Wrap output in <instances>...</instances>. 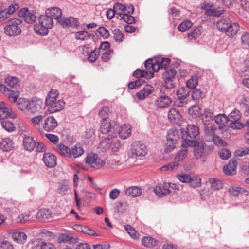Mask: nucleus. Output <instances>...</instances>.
I'll list each match as a JSON object with an SVG mask.
<instances>
[{
    "instance_id": "4be33fe9",
    "label": "nucleus",
    "mask_w": 249,
    "mask_h": 249,
    "mask_svg": "<svg viewBox=\"0 0 249 249\" xmlns=\"http://www.w3.org/2000/svg\"><path fill=\"white\" fill-rule=\"evenodd\" d=\"M57 21L60 25L64 28H69V27L75 25L77 23L76 19L73 17L66 18L61 17Z\"/></svg>"
},
{
    "instance_id": "49530a36",
    "label": "nucleus",
    "mask_w": 249,
    "mask_h": 249,
    "mask_svg": "<svg viewBox=\"0 0 249 249\" xmlns=\"http://www.w3.org/2000/svg\"><path fill=\"white\" fill-rule=\"evenodd\" d=\"M176 73V71L173 68L166 70L163 73V78L164 79L173 80L175 78Z\"/></svg>"
},
{
    "instance_id": "58836bf2",
    "label": "nucleus",
    "mask_w": 249,
    "mask_h": 249,
    "mask_svg": "<svg viewBox=\"0 0 249 249\" xmlns=\"http://www.w3.org/2000/svg\"><path fill=\"white\" fill-rule=\"evenodd\" d=\"M58 152L62 155L66 157H71V149L63 144H59L57 146Z\"/></svg>"
},
{
    "instance_id": "72a5a7b5",
    "label": "nucleus",
    "mask_w": 249,
    "mask_h": 249,
    "mask_svg": "<svg viewBox=\"0 0 249 249\" xmlns=\"http://www.w3.org/2000/svg\"><path fill=\"white\" fill-rule=\"evenodd\" d=\"M45 115L43 114H40L37 116H34L31 119V122L32 124L36 127L39 128V130L41 131V129L40 128V123L44 121Z\"/></svg>"
},
{
    "instance_id": "423d86ee",
    "label": "nucleus",
    "mask_w": 249,
    "mask_h": 249,
    "mask_svg": "<svg viewBox=\"0 0 249 249\" xmlns=\"http://www.w3.org/2000/svg\"><path fill=\"white\" fill-rule=\"evenodd\" d=\"M179 139V132L176 129H170L167 134V139L170 144L165 150L166 153H169L175 148L174 144H176Z\"/></svg>"
},
{
    "instance_id": "09e8293b",
    "label": "nucleus",
    "mask_w": 249,
    "mask_h": 249,
    "mask_svg": "<svg viewBox=\"0 0 249 249\" xmlns=\"http://www.w3.org/2000/svg\"><path fill=\"white\" fill-rule=\"evenodd\" d=\"M231 122L229 124V127L234 129H240L243 127V126L247 127V134L249 135V132L248 131V127L246 126L245 124L244 125L238 122V121H231ZM247 124V123H246Z\"/></svg>"
},
{
    "instance_id": "bb28decb",
    "label": "nucleus",
    "mask_w": 249,
    "mask_h": 249,
    "mask_svg": "<svg viewBox=\"0 0 249 249\" xmlns=\"http://www.w3.org/2000/svg\"><path fill=\"white\" fill-rule=\"evenodd\" d=\"M23 142L25 149L27 151H32L36 147L35 141L32 137H25L23 139Z\"/></svg>"
},
{
    "instance_id": "f3484780",
    "label": "nucleus",
    "mask_w": 249,
    "mask_h": 249,
    "mask_svg": "<svg viewBox=\"0 0 249 249\" xmlns=\"http://www.w3.org/2000/svg\"><path fill=\"white\" fill-rule=\"evenodd\" d=\"M237 161L236 159L230 160L228 164L224 166L223 172L227 175H233L236 173Z\"/></svg>"
},
{
    "instance_id": "473e14b6",
    "label": "nucleus",
    "mask_w": 249,
    "mask_h": 249,
    "mask_svg": "<svg viewBox=\"0 0 249 249\" xmlns=\"http://www.w3.org/2000/svg\"><path fill=\"white\" fill-rule=\"evenodd\" d=\"M13 147V141L9 138L3 139L0 143V147L1 149L5 151H10Z\"/></svg>"
},
{
    "instance_id": "1a4fd4ad",
    "label": "nucleus",
    "mask_w": 249,
    "mask_h": 249,
    "mask_svg": "<svg viewBox=\"0 0 249 249\" xmlns=\"http://www.w3.org/2000/svg\"><path fill=\"white\" fill-rule=\"evenodd\" d=\"M208 147L206 146L203 140L199 139L195 146L194 156L196 159H199L203 156L208 154Z\"/></svg>"
},
{
    "instance_id": "37998d69",
    "label": "nucleus",
    "mask_w": 249,
    "mask_h": 249,
    "mask_svg": "<svg viewBox=\"0 0 249 249\" xmlns=\"http://www.w3.org/2000/svg\"><path fill=\"white\" fill-rule=\"evenodd\" d=\"M110 112L108 107L107 106L103 107L99 111V116L102 118V121H107Z\"/></svg>"
},
{
    "instance_id": "7c9ffc66",
    "label": "nucleus",
    "mask_w": 249,
    "mask_h": 249,
    "mask_svg": "<svg viewBox=\"0 0 249 249\" xmlns=\"http://www.w3.org/2000/svg\"><path fill=\"white\" fill-rule=\"evenodd\" d=\"M209 182L211 184V188L213 190H219L223 188L222 181L217 178H210Z\"/></svg>"
},
{
    "instance_id": "338daca9",
    "label": "nucleus",
    "mask_w": 249,
    "mask_h": 249,
    "mask_svg": "<svg viewBox=\"0 0 249 249\" xmlns=\"http://www.w3.org/2000/svg\"><path fill=\"white\" fill-rule=\"evenodd\" d=\"M198 84L197 78L196 77H193L189 79L186 85L188 89H192L195 88Z\"/></svg>"
},
{
    "instance_id": "774afa93",
    "label": "nucleus",
    "mask_w": 249,
    "mask_h": 249,
    "mask_svg": "<svg viewBox=\"0 0 249 249\" xmlns=\"http://www.w3.org/2000/svg\"><path fill=\"white\" fill-rule=\"evenodd\" d=\"M241 38L242 44L245 46L249 47V33L247 32H244Z\"/></svg>"
},
{
    "instance_id": "4468645a",
    "label": "nucleus",
    "mask_w": 249,
    "mask_h": 249,
    "mask_svg": "<svg viewBox=\"0 0 249 249\" xmlns=\"http://www.w3.org/2000/svg\"><path fill=\"white\" fill-rule=\"evenodd\" d=\"M58 125L57 122L53 116L45 118L43 123V128L47 131H53Z\"/></svg>"
},
{
    "instance_id": "cd10ccee",
    "label": "nucleus",
    "mask_w": 249,
    "mask_h": 249,
    "mask_svg": "<svg viewBox=\"0 0 249 249\" xmlns=\"http://www.w3.org/2000/svg\"><path fill=\"white\" fill-rule=\"evenodd\" d=\"M142 189L138 186H131L125 190V195L132 197L139 196L142 194Z\"/></svg>"
},
{
    "instance_id": "ddd939ff",
    "label": "nucleus",
    "mask_w": 249,
    "mask_h": 249,
    "mask_svg": "<svg viewBox=\"0 0 249 249\" xmlns=\"http://www.w3.org/2000/svg\"><path fill=\"white\" fill-rule=\"evenodd\" d=\"M171 103V99L166 95H161L158 97L154 101V105L158 108H167Z\"/></svg>"
},
{
    "instance_id": "2f4dec72",
    "label": "nucleus",
    "mask_w": 249,
    "mask_h": 249,
    "mask_svg": "<svg viewBox=\"0 0 249 249\" xmlns=\"http://www.w3.org/2000/svg\"><path fill=\"white\" fill-rule=\"evenodd\" d=\"M134 76L137 78H145L146 79H150L154 77V73L147 71L141 69H137L133 73Z\"/></svg>"
},
{
    "instance_id": "9b49d317",
    "label": "nucleus",
    "mask_w": 249,
    "mask_h": 249,
    "mask_svg": "<svg viewBox=\"0 0 249 249\" xmlns=\"http://www.w3.org/2000/svg\"><path fill=\"white\" fill-rule=\"evenodd\" d=\"M16 117L15 112L11 108L6 107L5 103L0 102V120H4L8 117L14 119Z\"/></svg>"
},
{
    "instance_id": "ea45409f",
    "label": "nucleus",
    "mask_w": 249,
    "mask_h": 249,
    "mask_svg": "<svg viewBox=\"0 0 249 249\" xmlns=\"http://www.w3.org/2000/svg\"><path fill=\"white\" fill-rule=\"evenodd\" d=\"M37 249H55L54 245L52 243L45 242L43 241L38 242L36 245Z\"/></svg>"
},
{
    "instance_id": "6e6d98bb",
    "label": "nucleus",
    "mask_w": 249,
    "mask_h": 249,
    "mask_svg": "<svg viewBox=\"0 0 249 249\" xmlns=\"http://www.w3.org/2000/svg\"><path fill=\"white\" fill-rule=\"evenodd\" d=\"M199 139L196 140L195 141L190 140L189 139H187V138L183 140L182 146L183 148H187V146H195L196 145L198 142Z\"/></svg>"
},
{
    "instance_id": "dca6fc26",
    "label": "nucleus",
    "mask_w": 249,
    "mask_h": 249,
    "mask_svg": "<svg viewBox=\"0 0 249 249\" xmlns=\"http://www.w3.org/2000/svg\"><path fill=\"white\" fill-rule=\"evenodd\" d=\"M154 191L160 197H163L171 193V190L170 189V184L167 182L163 183L162 185H157L154 188Z\"/></svg>"
},
{
    "instance_id": "4d7b16f0",
    "label": "nucleus",
    "mask_w": 249,
    "mask_h": 249,
    "mask_svg": "<svg viewBox=\"0 0 249 249\" xmlns=\"http://www.w3.org/2000/svg\"><path fill=\"white\" fill-rule=\"evenodd\" d=\"M113 8L115 10L116 14L119 15L120 18L122 17V14H123V12L125 10V6L120 3H115Z\"/></svg>"
},
{
    "instance_id": "69168bd1",
    "label": "nucleus",
    "mask_w": 249,
    "mask_h": 249,
    "mask_svg": "<svg viewBox=\"0 0 249 249\" xmlns=\"http://www.w3.org/2000/svg\"><path fill=\"white\" fill-rule=\"evenodd\" d=\"M218 155L222 160H227L231 156V153L230 150L224 148L221 149L219 152Z\"/></svg>"
},
{
    "instance_id": "a878e982",
    "label": "nucleus",
    "mask_w": 249,
    "mask_h": 249,
    "mask_svg": "<svg viewBox=\"0 0 249 249\" xmlns=\"http://www.w3.org/2000/svg\"><path fill=\"white\" fill-rule=\"evenodd\" d=\"M45 14L48 15L50 17L54 18L57 20L62 16V12L61 10L58 7H51L48 8L45 12Z\"/></svg>"
},
{
    "instance_id": "c756f323",
    "label": "nucleus",
    "mask_w": 249,
    "mask_h": 249,
    "mask_svg": "<svg viewBox=\"0 0 249 249\" xmlns=\"http://www.w3.org/2000/svg\"><path fill=\"white\" fill-rule=\"evenodd\" d=\"M43 106V101L40 99H36L31 101V113H35L39 111Z\"/></svg>"
},
{
    "instance_id": "de8ad7c7",
    "label": "nucleus",
    "mask_w": 249,
    "mask_h": 249,
    "mask_svg": "<svg viewBox=\"0 0 249 249\" xmlns=\"http://www.w3.org/2000/svg\"><path fill=\"white\" fill-rule=\"evenodd\" d=\"M5 82L8 86L14 88L18 84L19 79L16 77L8 76L5 78Z\"/></svg>"
},
{
    "instance_id": "052dcab7",
    "label": "nucleus",
    "mask_w": 249,
    "mask_h": 249,
    "mask_svg": "<svg viewBox=\"0 0 249 249\" xmlns=\"http://www.w3.org/2000/svg\"><path fill=\"white\" fill-rule=\"evenodd\" d=\"M99 56V49H95L89 55L88 59L90 62H94Z\"/></svg>"
},
{
    "instance_id": "39448f33",
    "label": "nucleus",
    "mask_w": 249,
    "mask_h": 249,
    "mask_svg": "<svg viewBox=\"0 0 249 249\" xmlns=\"http://www.w3.org/2000/svg\"><path fill=\"white\" fill-rule=\"evenodd\" d=\"M116 137L113 135L109 134L101 142V147L104 150L110 149L113 152L119 151L121 148V144L119 140L114 139Z\"/></svg>"
},
{
    "instance_id": "5fc2aeb1",
    "label": "nucleus",
    "mask_w": 249,
    "mask_h": 249,
    "mask_svg": "<svg viewBox=\"0 0 249 249\" xmlns=\"http://www.w3.org/2000/svg\"><path fill=\"white\" fill-rule=\"evenodd\" d=\"M192 26V23L189 20H186L180 23L178 28L179 31L184 32L189 29Z\"/></svg>"
},
{
    "instance_id": "6ab92c4d",
    "label": "nucleus",
    "mask_w": 249,
    "mask_h": 249,
    "mask_svg": "<svg viewBox=\"0 0 249 249\" xmlns=\"http://www.w3.org/2000/svg\"><path fill=\"white\" fill-rule=\"evenodd\" d=\"M169 120L174 124H178L182 118V116L180 112L176 108L171 109L168 114Z\"/></svg>"
},
{
    "instance_id": "5701e85b",
    "label": "nucleus",
    "mask_w": 249,
    "mask_h": 249,
    "mask_svg": "<svg viewBox=\"0 0 249 249\" xmlns=\"http://www.w3.org/2000/svg\"><path fill=\"white\" fill-rule=\"evenodd\" d=\"M36 216L39 220L44 221L52 217V213L48 209H42L37 213Z\"/></svg>"
},
{
    "instance_id": "13d9d810",
    "label": "nucleus",
    "mask_w": 249,
    "mask_h": 249,
    "mask_svg": "<svg viewBox=\"0 0 249 249\" xmlns=\"http://www.w3.org/2000/svg\"><path fill=\"white\" fill-rule=\"evenodd\" d=\"M144 82V80L142 79H138L135 81L130 82L128 84V86L130 89H133L141 86Z\"/></svg>"
},
{
    "instance_id": "aec40b11",
    "label": "nucleus",
    "mask_w": 249,
    "mask_h": 249,
    "mask_svg": "<svg viewBox=\"0 0 249 249\" xmlns=\"http://www.w3.org/2000/svg\"><path fill=\"white\" fill-rule=\"evenodd\" d=\"M18 107L22 111L30 112L31 109V101L23 98H19L18 101Z\"/></svg>"
},
{
    "instance_id": "4c0bfd02",
    "label": "nucleus",
    "mask_w": 249,
    "mask_h": 249,
    "mask_svg": "<svg viewBox=\"0 0 249 249\" xmlns=\"http://www.w3.org/2000/svg\"><path fill=\"white\" fill-rule=\"evenodd\" d=\"M203 121L205 124H209L210 121L213 120L214 112L211 109L207 108L205 109Z\"/></svg>"
},
{
    "instance_id": "f03ea898",
    "label": "nucleus",
    "mask_w": 249,
    "mask_h": 249,
    "mask_svg": "<svg viewBox=\"0 0 249 249\" xmlns=\"http://www.w3.org/2000/svg\"><path fill=\"white\" fill-rule=\"evenodd\" d=\"M216 27L219 31L225 32L229 36H233L235 35L239 28L238 23H232L228 18L218 20L216 24Z\"/></svg>"
},
{
    "instance_id": "393cba45",
    "label": "nucleus",
    "mask_w": 249,
    "mask_h": 249,
    "mask_svg": "<svg viewBox=\"0 0 249 249\" xmlns=\"http://www.w3.org/2000/svg\"><path fill=\"white\" fill-rule=\"evenodd\" d=\"M131 154L136 156H144L147 153L144 144H138L131 149Z\"/></svg>"
},
{
    "instance_id": "f8f14e48",
    "label": "nucleus",
    "mask_w": 249,
    "mask_h": 249,
    "mask_svg": "<svg viewBox=\"0 0 249 249\" xmlns=\"http://www.w3.org/2000/svg\"><path fill=\"white\" fill-rule=\"evenodd\" d=\"M181 133L183 137H189L190 138H194L199 133V128L194 124H188L186 129H181Z\"/></svg>"
},
{
    "instance_id": "412c9836",
    "label": "nucleus",
    "mask_w": 249,
    "mask_h": 249,
    "mask_svg": "<svg viewBox=\"0 0 249 249\" xmlns=\"http://www.w3.org/2000/svg\"><path fill=\"white\" fill-rule=\"evenodd\" d=\"M154 91V87L147 85L145 86L142 89L137 93V97L140 100H143L150 94H151Z\"/></svg>"
},
{
    "instance_id": "f704fd0d",
    "label": "nucleus",
    "mask_w": 249,
    "mask_h": 249,
    "mask_svg": "<svg viewBox=\"0 0 249 249\" xmlns=\"http://www.w3.org/2000/svg\"><path fill=\"white\" fill-rule=\"evenodd\" d=\"M84 153L83 148L81 147L79 144H76L74 147H72L71 149V157H73L74 158H78L81 156Z\"/></svg>"
},
{
    "instance_id": "b1692460",
    "label": "nucleus",
    "mask_w": 249,
    "mask_h": 249,
    "mask_svg": "<svg viewBox=\"0 0 249 249\" xmlns=\"http://www.w3.org/2000/svg\"><path fill=\"white\" fill-rule=\"evenodd\" d=\"M12 238L15 242L23 244L26 241L27 237L24 232L19 231H15L12 232Z\"/></svg>"
},
{
    "instance_id": "2eb2a0df",
    "label": "nucleus",
    "mask_w": 249,
    "mask_h": 249,
    "mask_svg": "<svg viewBox=\"0 0 249 249\" xmlns=\"http://www.w3.org/2000/svg\"><path fill=\"white\" fill-rule=\"evenodd\" d=\"M118 125L116 124L113 126L110 122L107 121H102L101 123L100 131L102 134H107L110 132L109 134L113 135V133L117 129Z\"/></svg>"
},
{
    "instance_id": "c9c22d12",
    "label": "nucleus",
    "mask_w": 249,
    "mask_h": 249,
    "mask_svg": "<svg viewBox=\"0 0 249 249\" xmlns=\"http://www.w3.org/2000/svg\"><path fill=\"white\" fill-rule=\"evenodd\" d=\"M188 113L193 118L199 117L201 114V109L197 105L193 106L189 109Z\"/></svg>"
},
{
    "instance_id": "bf43d9fd",
    "label": "nucleus",
    "mask_w": 249,
    "mask_h": 249,
    "mask_svg": "<svg viewBox=\"0 0 249 249\" xmlns=\"http://www.w3.org/2000/svg\"><path fill=\"white\" fill-rule=\"evenodd\" d=\"M179 166V164L178 163V161L176 160L175 161L169 163L167 165L163 166L161 167V169L164 171L168 170L169 169L172 170H175L177 169L178 168Z\"/></svg>"
},
{
    "instance_id": "864d4df0",
    "label": "nucleus",
    "mask_w": 249,
    "mask_h": 249,
    "mask_svg": "<svg viewBox=\"0 0 249 249\" xmlns=\"http://www.w3.org/2000/svg\"><path fill=\"white\" fill-rule=\"evenodd\" d=\"M125 230L130 236L133 239H136L139 238V235L135 230L129 225L125 226Z\"/></svg>"
},
{
    "instance_id": "e2e57ef3",
    "label": "nucleus",
    "mask_w": 249,
    "mask_h": 249,
    "mask_svg": "<svg viewBox=\"0 0 249 249\" xmlns=\"http://www.w3.org/2000/svg\"><path fill=\"white\" fill-rule=\"evenodd\" d=\"M176 177L179 181L184 183H189L192 179L189 175L186 174H178Z\"/></svg>"
},
{
    "instance_id": "a19ab883",
    "label": "nucleus",
    "mask_w": 249,
    "mask_h": 249,
    "mask_svg": "<svg viewBox=\"0 0 249 249\" xmlns=\"http://www.w3.org/2000/svg\"><path fill=\"white\" fill-rule=\"evenodd\" d=\"M157 241L151 237H144L142 239L143 245L147 247H150L156 245Z\"/></svg>"
},
{
    "instance_id": "a211bd4d",
    "label": "nucleus",
    "mask_w": 249,
    "mask_h": 249,
    "mask_svg": "<svg viewBox=\"0 0 249 249\" xmlns=\"http://www.w3.org/2000/svg\"><path fill=\"white\" fill-rule=\"evenodd\" d=\"M43 160L45 165L49 168H53L56 165V156L51 153H46L44 154Z\"/></svg>"
},
{
    "instance_id": "603ef678",
    "label": "nucleus",
    "mask_w": 249,
    "mask_h": 249,
    "mask_svg": "<svg viewBox=\"0 0 249 249\" xmlns=\"http://www.w3.org/2000/svg\"><path fill=\"white\" fill-rule=\"evenodd\" d=\"M189 91L184 87H181L177 91L178 98L185 99L189 95Z\"/></svg>"
},
{
    "instance_id": "e433bc0d",
    "label": "nucleus",
    "mask_w": 249,
    "mask_h": 249,
    "mask_svg": "<svg viewBox=\"0 0 249 249\" xmlns=\"http://www.w3.org/2000/svg\"><path fill=\"white\" fill-rule=\"evenodd\" d=\"M60 242H66L70 244L75 243L77 240L78 238L71 236V235L67 234H63L59 238Z\"/></svg>"
},
{
    "instance_id": "680f3d73",
    "label": "nucleus",
    "mask_w": 249,
    "mask_h": 249,
    "mask_svg": "<svg viewBox=\"0 0 249 249\" xmlns=\"http://www.w3.org/2000/svg\"><path fill=\"white\" fill-rule=\"evenodd\" d=\"M201 32L199 28H196L193 32H191L188 34V37L190 40L196 39L200 35Z\"/></svg>"
},
{
    "instance_id": "c85d7f7f",
    "label": "nucleus",
    "mask_w": 249,
    "mask_h": 249,
    "mask_svg": "<svg viewBox=\"0 0 249 249\" xmlns=\"http://www.w3.org/2000/svg\"><path fill=\"white\" fill-rule=\"evenodd\" d=\"M215 122L219 125V128L222 129L229 121V118L224 114H219L214 117Z\"/></svg>"
},
{
    "instance_id": "6e6552de",
    "label": "nucleus",
    "mask_w": 249,
    "mask_h": 249,
    "mask_svg": "<svg viewBox=\"0 0 249 249\" xmlns=\"http://www.w3.org/2000/svg\"><path fill=\"white\" fill-rule=\"evenodd\" d=\"M35 14V11H29L26 8H22L18 12V17L23 18L26 22L30 24L34 23L36 20Z\"/></svg>"
},
{
    "instance_id": "79ce46f5",
    "label": "nucleus",
    "mask_w": 249,
    "mask_h": 249,
    "mask_svg": "<svg viewBox=\"0 0 249 249\" xmlns=\"http://www.w3.org/2000/svg\"><path fill=\"white\" fill-rule=\"evenodd\" d=\"M187 154L188 150L187 148H183L177 153L175 159L178 161H182L185 159Z\"/></svg>"
},
{
    "instance_id": "8fccbe9b",
    "label": "nucleus",
    "mask_w": 249,
    "mask_h": 249,
    "mask_svg": "<svg viewBox=\"0 0 249 249\" xmlns=\"http://www.w3.org/2000/svg\"><path fill=\"white\" fill-rule=\"evenodd\" d=\"M10 102H15L17 101L19 95V93L18 91H14L9 90V91L6 94Z\"/></svg>"
},
{
    "instance_id": "0eeeda50",
    "label": "nucleus",
    "mask_w": 249,
    "mask_h": 249,
    "mask_svg": "<svg viewBox=\"0 0 249 249\" xmlns=\"http://www.w3.org/2000/svg\"><path fill=\"white\" fill-rule=\"evenodd\" d=\"M86 163L90 165L93 168H100L105 164V161L94 153L89 154L85 159Z\"/></svg>"
},
{
    "instance_id": "f257e3e1",
    "label": "nucleus",
    "mask_w": 249,
    "mask_h": 249,
    "mask_svg": "<svg viewBox=\"0 0 249 249\" xmlns=\"http://www.w3.org/2000/svg\"><path fill=\"white\" fill-rule=\"evenodd\" d=\"M58 96V91L56 89H52L46 98L45 104L51 113L60 111L65 105L64 101L57 100Z\"/></svg>"
},
{
    "instance_id": "c03bdc74",
    "label": "nucleus",
    "mask_w": 249,
    "mask_h": 249,
    "mask_svg": "<svg viewBox=\"0 0 249 249\" xmlns=\"http://www.w3.org/2000/svg\"><path fill=\"white\" fill-rule=\"evenodd\" d=\"M90 36V34L85 31H78L75 33V38L78 40H84L87 39Z\"/></svg>"
},
{
    "instance_id": "20e7f679",
    "label": "nucleus",
    "mask_w": 249,
    "mask_h": 249,
    "mask_svg": "<svg viewBox=\"0 0 249 249\" xmlns=\"http://www.w3.org/2000/svg\"><path fill=\"white\" fill-rule=\"evenodd\" d=\"M22 20L18 18H14L5 23L4 28V33L9 36L18 35L21 32Z\"/></svg>"
},
{
    "instance_id": "3c124183",
    "label": "nucleus",
    "mask_w": 249,
    "mask_h": 249,
    "mask_svg": "<svg viewBox=\"0 0 249 249\" xmlns=\"http://www.w3.org/2000/svg\"><path fill=\"white\" fill-rule=\"evenodd\" d=\"M113 37L117 42H122L124 39V36L118 29H114L113 30Z\"/></svg>"
},
{
    "instance_id": "a18cd8bd",
    "label": "nucleus",
    "mask_w": 249,
    "mask_h": 249,
    "mask_svg": "<svg viewBox=\"0 0 249 249\" xmlns=\"http://www.w3.org/2000/svg\"><path fill=\"white\" fill-rule=\"evenodd\" d=\"M1 124L2 126V127L6 130L9 131V132H12L15 129V127L14 126V124L13 123L11 122H10L7 120H3L1 122Z\"/></svg>"
},
{
    "instance_id": "9d476101",
    "label": "nucleus",
    "mask_w": 249,
    "mask_h": 249,
    "mask_svg": "<svg viewBox=\"0 0 249 249\" xmlns=\"http://www.w3.org/2000/svg\"><path fill=\"white\" fill-rule=\"evenodd\" d=\"M118 128L119 130L117 131V129H115V131L113 133L114 137H116L118 134L121 138L125 139L131 134V127L129 124L121 125L120 127L118 126L117 129Z\"/></svg>"
},
{
    "instance_id": "0e129e2a",
    "label": "nucleus",
    "mask_w": 249,
    "mask_h": 249,
    "mask_svg": "<svg viewBox=\"0 0 249 249\" xmlns=\"http://www.w3.org/2000/svg\"><path fill=\"white\" fill-rule=\"evenodd\" d=\"M241 113L238 110L232 111L230 114L229 121H238L241 118Z\"/></svg>"
},
{
    "instance_id": "7ed1b4c3",
    "label": "nucleus",
    "mask_w": 249,
    "mask_h": 249,
    "mask_svg": "<svg viewBox=\"0 0 249 249\" xmlns=\"http://www.w3.org/2000/svg\"><path fill=\"white\" fill-rule=\"evenodd\" d=\"M53 26V18L48 15H41L38 18V24L34 26V30L38 34L45 35L48 34V29Z\"/></svg>"
}]
</instances>
